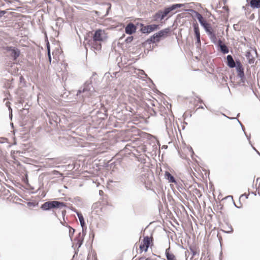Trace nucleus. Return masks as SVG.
Returning a JSON list of instances; mask_svg holds the SVG:
<instances>
[{"label":"nucleus","mask_w":260,"mask_h":260,"mask_svg":"<svg viewBox=\"0 0 260 260\" xmlns=\"http://www.w3.org/2000/svg\"><path fill=\"white\" fill-rule=\"evenodd\" d=\"M94 92V88L92 85L91 79H90L87 81L78 90L77 96L80 102H84L87 99L88 103H92V99Z\"/></svg>","instance_id":"f257e3e1"},{"label":"nucleus","mask_w":260,"mask_h":260,"mask_svg":"<svg viewBox=\"0 0 260 260\" xmlns=\"http://www.w3.org/2000/svg\"><path fill=\"white\" fill-rule=\"evenodd\" d=\"M66 204L57 201H48L43 204L41 208L44 211H48L53 209H61L66 207Z\"/></svg>","instance_id":"f03ea898"},{"label":"nucleus","mask_w":260,"mask_h":260,"mask_svg":"<svg viewBox=\"0 0 260 260\" xmlns=\"http://www.w3.org/2000/svg\"><path fill=\"white\" fill-rule=\"evenodd\" d=\"M105 31L102 29H98L96 30L92 37V40H93V41H99L101 42L103 41L104 39L105 36Z\"/></svg>","instance_id":"7ed1b4c3"},{"label":"nucleus","mask_w":260,"mask_h":260,"mask_svg":"<svg viewBox=\"0 0 260 260\" xmlns=\"http://www.w3.org/2000/svg\"><path fill=\"white\" fill-rule=\"evenodd\" d=\"M159 25L157 24H151V25H148L146 26H143L141 29V31L143 34H149L155 30H156L158 29Z\"/></svg>","instance_id":"20e7f679"},{"label":"nucleus","mask_w":260,"mask_h":260,"mask_svg":"<svg viewBox=\"0 0 260 260\" xmlns=\"http://www.w3.org/2000/svg\"><path fill=\"white\" fill-rule=\"evenodd\" d=\"M168 13L166 9L165 8L163 10H159L157 11L153 16L154 19L156 21L160 20L161 21L164 19L168 15Z\"/></svg>","instance_id":"39448f33"},{"label":"nucleus","mask_w":260,"mask_h":260,"mask_svg":"<svg viewBox=\"0 0 260 260\" xmlns=\"http://www.w3.org/2000/svg\"><path fill=\"white\" fill-rule=\"evenodd\" d=\"M165 122L166 127V130L168 134H170V132H172L173 127H174V118L173 117L170 118L167 116L165 118Z\"/></svg>","instance_id":"423d86ee"},{"label":"nucleus","mask_w":260,"mask_h":260,"mask_svg":"<svg viewBox=\"0 0 260 260\" xmlns=\"http://www.w3.org/2000/svg\"><path fill=\"white\" fill-rule=\"evenodd\" d=\"M235 68L238 73V76L243 81L245 78L244 69L239 60H236V67Z\"/></svg>","instance_id":"0eeeda50"},{"label":"nucleus","mask_w":260,"mask_h":260,"mask_svg":"<svg viewBox=\"0 0 260 260\" xmlns=\"http://www.w3.org/2000/svg\"><path fill=\"white\" fill-rule=\"evenodd\" d=\"M150 244V239L148 236L144 237L143 242L140 245V249L141 251H147Z\"/></svg>","instance_id":"6e6552de"},{"label":"nucleus","mask_w":260,"mask_h":260,"mask_svg":"<svg viewBox=\"0 0 260 260\" xmlns=\"http://www.w3.org/2000/svg\"><path fill=\"white\" fill-rule=\"evenodd\" d=\"M136 30V26L132 23H129L125 28V32L128 35H132Z\"/></svg>","instance_id":"1a4fd4ad"},{"label":"nucleus","mask_w":260,"mask_h":260,"mask_svg":"<svg viewBox=\"0 0 260 260\" xmlns=\"http://www.w3.org/2000/svg\"><path fill=\"white\" fill-rule=\"evenodd\" d=\"M185 5V4H173L169 7L165 8L168 14L171 13L172 11L175 10L176 9L180 8L183 7H184Z\"/></svg>","instance_id":"9d476101"},{"label":"nucleus","mask_w":260,"mask_h":260,"mask_svg":"<svg viewBox=\"0 0 260 260\" xmlns=\"http://www.w3.org/2000/svg\"><path fill=\"white\" fill-rule=\"evenodd\" d=\"M218 46L220 48V51L223 54L228 53L229 50L225 44H223L222 41L219 39L218 41Z\"/></svg>","instance_id":"9b49d317"},{"label":"nucleus","mask_w":260,"mask_h":260,"mask_svg":"<svg viewBox=\"0 0 260 260\" xmlns=\"http://www.w3.org/2000/svg\"><path fill=\"white\" fill-rule=\"evenodd\" d=\"M101 42L99 41H93V40L91 39L89 40L88 44L89 45L91 46L93 49L96 50H99L101 49L102 46L100 43Z\"/></svg>","instance_id":"f8f14e48"},{"label":"nucleus","mask_w":260,"mask_h":260,"mask_svg":"<svg viewBox=\"0 0 260 260\" xmlns=\"http://www.w3.org/2000/svg\"><path fill=\"white\" fill-rule=\"evenodd\" d=\"M252 9L260 8V0H246Z\"/></svg>","instance_id":"ddd939ff"},{"label":"nucleus","mask_w":260,"mask_h":260,"mask_svg":"<svg viewBox=\"0 0 260 260\" xmlns=\"http://www.w3.org/2000/svg\"><path fill=\"white\" fill-rule=\"evenodd\" d=\"M84 235L81 234V233H79L78 235V236L76 237L75 239V241L76 242L75 244L76 246L79 248L82 244L83 239H84Z\"/></svg>","instance_id":"4468645a"},{"label":"nucleus","mask_w":260,"mask_h":260,"mask_svg":"<svg viewBox=\"0 0 260 260\" xmlns=\"http://www.w3.org/2000/svg\"><path fill=\"white\" fill-rule=\"evenodd\" d=\"M227 65L230 68H234L236 67V61L235 62L231 55H228L226 56Z\"/></svg>","instance_id":"2eb2a0df"},{"label":"nucleus","mask_w":260,"mask_h":260,"mask_svg":"<svg viewBox=\"0 0 260 260\" xmlns=\"http://www.w3.org/2000/svg\"><path fill=\"white\" fill-rule=\"evenodd\" d=\"M186 11H190V12H193L196 14V16L197 18V19H198L200 23L201 24H202L203 23L205 22L206 21L205 20L202 16V15L200 14L199 13H198V12L196 11L195 10H192V9H187V10H185Z\"/></svg>","instance_id":"dca6fc26"},{"label":"nucleus","mask_w":260,"mask_h":260,"mask_svg":"<svg viewBox=\"0 0 260 260\" xmlns=\"http://www.w3.org/2000/svg\"><path fill=\"white\" fill-rule=\"evenodd\" d=\"M186 11H190V12H193L196 14V16L197 18V19H198L200 23L201 24H202L203 23L205 22L206 21L205 20L202 16V15L200 14L199 13H198V12L196 11L195 10H192V9H187V10H185Z\"/></svg>","instance_id":"f3484780"},{"label":"nucleus","mask_w":260,"mask_h":260,"mask_svg":"<svg viewBox=\"0 0 260 260\" xmlns=\"http://www.w3.org/2000/svg\"><path fill=\"white\" fill-rule=\"evenodd\" d=\"M170 32V29L169 28H165L158 31L157 32L158 36L160 38H166L169 33Z\"/></svg>","instance_id":"a211bd4d"},{"label":"nucleus","mask_w":260,"mask_h":260,"mask_svg":"<svg viewBox=\"0 0 260 260\" xmlns=\"http://www.w3.org/2000/svg\"><path fill=\"white\" fill-rule=\"evenodd\" d=\"M170 247L166 249L165 255L167 260H177L176 256L173 253H170Z\"/></svg>","instance_id":"6ab92c4d"},{"label":"nucleus","mask_w":260,"mask_h":260,"mask_svg":"<svg viewBox=\"0 0 260 260\" xmlns=\"http://www.w3.org/2000/svg\"><path fill=\"white\" fill-rule=\"evenodd\" d=\"M245 56L249 64L254 63L255 61L254 57L252 55L250 51H246Z\"/></svg>","instance_id":"aec40b11"},{"label":"nucleus","mask_w":260,"mask_h":260,"mask_svg":"<svg viewBox=\"0 0 260 260\" xmlns=\"http://www.w3.org/2000/svg\"><path fill=\"white\" fill-rule=\"evenodd\" d=\"M160 40V38L158 35L157 32L154 34L153 36H152L150 39L148 40V42H150L152 43H155L156 42H158Z\"/></svg>","instance_id":"412c9836"},{"label":"nucleus","mask_w":260,"mask_h":260,"mask_svg":"<svg viewBox=\"0 0 260 260\" xmlns=\"http://www.w3.org/2000/svg\"><path fill=\"white\" fill-rule=\"evenodd\" d=\"M165 177L169 182L176 183L175 178L169 172H166Z\"/></svg>","instance_id":"4be33fe9"},{"label":"nucleus","mask_w":260,"mask_h":260,"mask_svg":"<svg viewBox=\"0 0 260 260\" xmlns=\"http://www.w3.org/2000/svg\"><path fill=\"white\" fill-rule=\"evenodd\" d=\"M75 212H76L77 215L79 218L81 226H82V229L83 230L84 226L85 225L84 217L81 213H79V212H78L77 211H75Z\"/></svg>","instance_id":"5701e85b"},{"label":"nucleus","mask_w":260,"mask_h":260,"mask_svg":"<svg viewBox=\"0 0 260 260\" xmlns=\"http://www.w3.org/2000/svg\"><path fill=\"white\" fill-rule=\"evenodd\" d=\"M208 37L212 43H213L214 44L218 45V40H217L215 31L208 35Z\"/></svg>","instance_id":"b1692460"},{"label":"nucleus","mask_w":260,"mask_h":260,"mask_svg":"<svg viewBox=\"0 0 260 260\" xmlns=\"http://www.w3.org/2000/svg\"><path fill=\"white\" fill-rule=\"evenodd\" d=\"M20 55V50L18 49L15 48L14 50L11 52V56L13 57V58L15 60Z\"/></svg>","instance_id":"393cba45"},{"label":"nucleus","mask_w":260,"mask_h":260,"mask_svg":"<svg viewBox=\"0 0 260 260\" xmlns=\"http://www.w3.org/2000/svg\"><path fill=\"white\" fill-rule=\"evenodd\" d=\"M204 28L208 36L214 31L211 24L209 23L207 25V26L204 27Z\"/></svg>","instance_id":"a878e982"},{"label":"nucleus","mask_w":260,"mask_h":260,"mask_svg":"<svg viewBox=\"0 0 260 260\" xmlns=\"http://www.w3.org/2000/svg\"><path fill=\"white\" fill-rule=\"evenodd\" d=\"M193 26L195 35L200 34L198 24L197 23H194Z\"/></svg>","instance_id":"bb28decb"},{"label":"nucleus","mask_w":260,"mask_h":260,"mask_svg":"<svg viewBox=\"0 0 260 260\" xmlns=\"http://www.w3.org/2000/svg\"><path fill=\"white\" fill-rule=\"evenodd\" d=\"M197 38V42L196 43L197 46L201 45L200 34L196 35Z\"/></svg>","instance_id":"cd10ccee"},{"label":"nucleus","mask_w":260,"mask_h":260,"mask_svg":"<svg viewBox=\"0 0 260 260\" xmlns=\"http://www.w3.org/2000/svg\"><path fill=\"white\" fill-rule=\"evenodd\" d=\"M47 53H48V56L49 60L50 62H51V54H50V50L49 43H48V44H47Z\"/></svg>","instance_id":"c85d7f7f"},{"label":"nucleus","mask_w":260,"mask_h":260,"mask_svg":"<svg viewBox=\"0 0 260 260\" xmlns=\"http://www.w3.org/2000/svg\"><path fill=\"white\" fill-rule=\"evenodd\" d=\"M15 48V47H14L12 46H8L6 48V50L7 51L12 52L13 51V50H14Z\"/></svg>","instance_id":"c756f323"},{"label":"nucleus","mask_w":260,"mask_h":260,"mask_svg":"<svg viewBox=\"0 0 260 260\" xmlns=\"http://www.w3.org/2000/svg\"><path fill=\"white\" fill-rule=\"evenodd\" d=\"M133 40V37L132 36L128 37L125 39V42L126 43H131Z\"/></svg>","instance_id":"7c9ffc66"},{"label":"nucleus","mask_w":260,"mask_h":260,"mask_svg":"<svg viewBox=\"0 0 260 260\" xmlns=\"http://www.w3.org/2000/svg\"><path fill=\"white\" fill-rule=\"evenodd\" d=\"M75 230L70 228L69 230V236L71 238L72 235L74 233Z\"/></svg>","instance_id":"2f4dec72"},{"label":"nucleus","mask_w":260,"mask_h":260,"mask_svg":"<svg viewBox=\"0 0 260 260\" xmlns=\"http://www.w3.org/2000/svg\"><path fill=\"white\" fill-rule=\"evenodd\" d=\"M6 11L4 10H0V18H2L5 14H6Z\"/></svg>","instance_id":"473e14b6"},{"label":"nucleus","mask_w":260,"mask_h":260,"mask_svg":"<svg viewBox=\"0 0 260 260\" xmlns=\"http://www.w3.org/2000/svg\"><path fill=\"white\" fill-rule=\"evenodd\" d=\"M245 197V198H246V199H247V198H248V194H246V193H244V194H242V195H241V196H240V199L242 198V197Z\"/></svg>","instance_id":"72a5a7b5"},{"label":"nucleus","mask_w":260,"mask_h":260,"mask_svg":"<svg viewBox=\"0 0 260 260\" xmlns=\"http://www.w3.org/2000/svg\"><path fill=\"white\" fill-rule=\"evenodd\" d=\"M190 250L192 253V255L194 256L196 254L197 252L195 250H194L193 249L190 248Z\"/></svg>","instance_id":"f704fd0d"},{"label":"nucleus","mask_w":260,"mask_h":260,"mask_svg":"<svg viewBox=\"0 0 260 260\" xmlns=\"http://www.w3.org/2000/svg\"><path fill=\"white\" fill-rule=\"evenodd\" d=\"M209 23L206 21L205 22L203 23L202 24H201L203 27H205V26H207V25Z\"/></svg>","instance_id":"c9c22d12"},{"label":"nucleus","mask_w":260,"mask_h":260,"mask_svg":"<svg viewBox=\"0 0 260 260\" xmlns=\"http://www.w3.org/2000/svg\"><path fill=\"white\" fill-rule=\"evenodd\" d=\"M141 74L142 75H145V76H147V75H146V74H145V73H144V72L143 71H142H142H141Z\"/></svg>","instance_id":"e433bc0d"},{"label":"nucleus","mask_w":260,"mask_h":260,"mask_svg":"<svg viewBox=\"0 0 260 260\" xmlns=\"http://www.w3.org/2000/svg\"><path fill=\"white\" fill-rule=\"evenodd\" d=\"M6 104H7V106L9 107V109L11 110L10 106V103H7Z\"/></svg>","instance_id":"4c0bfd02"},{"label":"nucleus","mask_w":260,"mask_h":260,"mask_svg":"<svg viewBox=\"0 0 260 260\" xmlns=\"http://www.w3.org/2000/svg\"><path fill=\"white\" fill-rule=\"evenodd\" d=\"M199 109H204V107L203 106H200L199 107Z\"/></svg>","instance_id":"58836bf2"},{"label":"nucleus","mask_w":260,"mask_h":260,"mask_svg":"<svg viewBox=\"0 0 260 260\" xmlns=\"http://www.w3.org/2000/svg\"><path fill=\"white\" fill-rule=\"evenodd\" d=\"M223 115L224 116H225V117H227V116H225L224 114H223ZM228 118H229V119H235L236 118H230L229 117H228Z\"/></svg>","instance_id":"ea45409f"},{"label":"nucleus","mask_w":260,"mask_h":260,"mask_svg":"<svg viewBox=\"0 0 260 260\" xmlns=\"http://www.w3.org/2000/svg\"><path fill=\"white\" fill-rule=\"evenodd\" d=\"M253 51H254V53L255 54V55H256L257 54V52H256V49H254Z\"/></svg>","instance_id":"a19ab883"},{"label":"nucleus","mask_w":260,"mask_h":260,"mask_svg":"<svg viewBox=\"0 0 260 260\" xmlns=\"http://www.w3.org/2000/svg\"><path fill=\"white\" fill-rule=\"evenodd\" d=\"M199 102L203 103V101L200 98H199Z\"/></svg>","instance_id":"79ce46f5"},{"label":"nucleus","mask_w":260,"mask_h":260,"mask_svg":"<svg viewBox=\"0 0 260 260\" xmlns=\"http://www.w3.org/2000/svg\"><path fill=\"white\" fill-rule=\"evenodd\" d=\"M238 121L239 123L241 124V125L242 127H243V126L242 125V124H241V123L240 122V121L239 120H238ZM242 128L243 129V128Z\"/></svg>","instance_id":"37998d69"},{"label":"nucleus","mask_w":260,"mask_h":260,"mask_svg":"<svg viewBox=\"0 0 260 260\" xmlns=\"http://www.w3.org/2000/svg\"><path fill=\"white\" fill-rule=\"evenodd\" d=\"M254 150H255V151H256V152H257V153L259 154V152H258V151H257V150L255 149V148H254Z\"/></svg>","instance_id":"c03bdc74"},{"label":"nucleus","mask_w":260,"mask_h":260,"mask_svg":"<svg viewBox=\"0 0 260 260\" xmlns=\"http://www.w3.org/2000/svg\"><path fill=\"white\" fill-rule=\"evenodd\" d=\"M254 150H255V151H256V152H257V153L259 154V152H258V151H257V150L255 149V148H254Z\"/></svg>","instance_id":"a18cd8bd"},{"label":"nucleus","mask_w":260,"mask_h":260,"mask_svg":"<svg viewBox=\"0 0 260 260\" xmlns=\"http://www.w3.org/2000/svg\"><path fill=\"white\" fill-rule=\"evenodd\" d=\"M254 150H255V151H256V152H257V153L259 154V152H258V151H257V150L255 149V148H254Z\"/></svg>","instance_id":"49530a36"},{"label":"nucleus","mask_w":260,"mask_h":260,"mask_svg":"<svg viewBox=\"0 0 260 260\" xmlns=\"http://www.w3.org/2000/svg\"><path fill=\"white\" fill-rule=\"evenodd\" d=\"M254 150H255V151H256V152H257V153L259 154V152H258V151H257V150L255 149V148H254Z\"/></svg>","instance_id":"de8ad7c7"},{"label":"nucleus","mask_w":260,"mask_h":260,"mask_svg":"<svg viewBox=\"0 0 260 260\" xmlns=\"http://www.w3.org/2000/svg\"><path fill=\"white\" fill-rule=\"evenodd\" d=\"M254 150H255V151H256V152H257V153L259 154V152H258V151H257V150L255 149V148H254Z\"/></svg>","instance_id":"09e8293b"},{"label":"nucleus","mask_w":260,"mask_h":260,"mask_svg":"<svg viewBox=\"0 0 260 260\" xmlns=\"http://www.w3.org/2000/svg\"><path fill=\"white\" fill-rule=\"evenodd\" d=\"M234 205H235V207H237V208H239L238 207H237V206H236V204H234Z\"/></svg>","instance_id":"8fccbe9b"},{"label":"nucleus","mask_w":260,"mask_h":260,"mask_svg":"<svg viewBox=\"0 0 260 260\" xmlns=\"http://www.w3.org/2000/svg\"><path fill=\"white\" fill-rule=\"evenodd\" d=\"M242 8H243V9H245V7H244V6H243V7H242Z\"/></svg>","instance_id":"3c124183"},{"label":"nucleus","mask_w":260,"mask_h":260,"mask_svg":"<svg viewBox=\"0 0 260 260\" xmlns=\"http://www.w3.org/2000/svg\"><path fill=\"white\" fill-rule=\"evenodd\" d=\"M145 260H150V258H147V259H145Z\"/></svg>","instance_id":"603ef678"},{"label":"nucleus","mask_w":260,"mask_h":260,"mask_svg":"<svg viewBox=\"0 0 260 260\" xmlns=\"http://www.w3.org/2000/svg\"><path fill=\"white\" fill-rule=\"evenodd\" d=\"M235 25H234V28L235 29Z\"/></svg>","instance_id":"864d4df0"},{"label":"nucleus","mask_w":260,"mask_h":260,"mask_svg":"<svg viewBox=\"0 0 260 260\" xmlns=\"http://www.w3.org/2000/svg\"><path fill=\"white\" fill-rule=\"evenodd\" d=\"M231 232H232L233 231V229H232V228H231Z\"/></svg>","instance_id":"5fc2aeb1"},{"label":"nucleus","mask_w":260,"mask_h":260,"mask_svg":"<svg viewBox=\"0 0 260 260\" xmlns=\"http://www.w3.org/2000/svg\"><path fill=\"white\" fill-rule=\"evenodd\" d=\"M96 74L95 73H93V76H94V75H95Z\"/></svg>","instance_id":"6e6d98bb"}]
</instances>
